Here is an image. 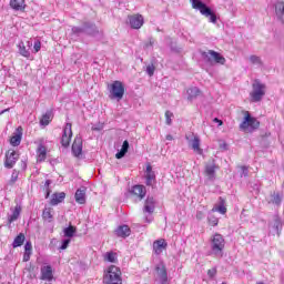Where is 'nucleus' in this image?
<instances>
[{
    "label": "nucleus",
    "instance_id": "obj_1",
    "mask_svg": "<svg viewBox=\"0 0 284 284\" xmlns=\"http://www.w3.org/2000/svg\"><path fill=\"white\" fill-rule=\"evenodd\" d=\"M267 92V85L261 80L255 79L252 82L251 101L252 103H261Z\"/></svg>",
    "mask_w": 284,
    "mask_h": 284
},
{
    "label": "nucleus",
    "instance_id": "obj_2",
    "mask_svg": "<svg viewBox=\"0 0 284 284\" xmlns=\"http://www.w3.org/2000/svg\"><path fill=\"white\" fill-rule=\"evenodd\" d=\"M225 250V239L223 235L216 233L211 239V252L217 258H223V251Z\"/></svg>",
    "mask_w": 284,
    "mask_h": 284
},
{
    "label": "nucleus",
    "instance_id": "obj_3",
    "mask_svg": "<svg viewBox=\"0 0 284 284\" xmlns=\"http://www.w3.org/2000/svg\"><path fill=\"white\" fill-rule=\"evenodd\" d=\"M192 3L193 10H199L203 17H206L210 19L211 23H216V14L212 12V9L207 7L203 1L201 0H190Z\"/></svg>",
    "mask_w": 284,
    "mask_h": 284
},
{
    "label": "nucleus",
    "instance_id": "obj_4",
    "mask_svg": "<svg viewBox=\"0 0 284 284\" xmlns=\"http://www.w3.org/2000/svg\"><path fill=\"white\" fill-rule=\"evenodd\" d=\"M105 284H123L121 280V268L111 265L108 273L104 275Z\"/></svg>",
    "mask_w": 284,
    "mask_h": 284
},
{
    "label": "nucleus",
    "instance_id": "obj_5",
    "mask_svg": "<svg viewBox=\"0 0 284 284\" xmlns=\"http://www.w3.org/2000/svg\"><path fill=\"white\" fill-rule=\"evenodd\" d=\"M201 57L206 61V63H219L220 65H225V58L214 50L201 51Z\"/></svg>",
    "mask_w": 284,
    "mask_h": 284
},
{
    "label": "nucleus",
    "instance_id": "obj_6",
    "mask_svg": "<svg viewBox=\"0 0 284 284\" xmlns=\"http://www.w3.org/2000/svg\"><path fill=\"white\" fill-rule=\"evenodd\" d=\"M111 99H118L121 101L123 99V94H125V87H123V82L114 81L110 88Z\"/></svg>",
    "mask_w": 284,
    "mask_h": 284
},
{
    "label": "nucleus",
    "instance_id": "obj_7",
    "mask_svg": "<svg viewBox=\"0 0 284 284\" xmlns=\"http://www.w3.org/2000/svg\"><path fill=\"white\" fill-rule=\"evenodd\" d=\"M17 161H19V154H17V151L9 150L6 153L4 168H7L8 170H12Z\"/></svg>",
    "mask_w": 284,
    "mask_h": 284
},
{
    "label": "nucleus",
    "instance_id": "obj_8",
    "mask_svg": "<svg viewBox=\"0 0 284 284\" xmlns=\"http://www.w3.org/2000/svg\"><path fill=\"white\" fill-rule=\"evenodd\" d=\"M70 141H72V124L67 123V125L63 129V134H62V139H61L62 148H69Z\"/></svg>",
    "mask_w": 284,
    "mask_h": 284
},
{
    "label": "nucleus",
    "instance_id": "obj_9",
    "mask_svg": "<svg viewBox=\"0 0 284 284\" xmlns=\"http://www.w3.org/2000/svg\"><path fill=\"white\" fill-rule=\"evenodd\" d=\"M71 150L72 154L77 156V159H79L80 155L83 154V138H81V135L75 136Z\"/></svg>",
    "mask_w": 284,
    "mask_h": 284
},
{
    "label": "nucleus",
    "instance_id": "obj_10",
    "mask_svg": "<svg viewBox=\"0 0 284 284\" xmlns=\"http://www.w3.org/2000/svg\"><path fill=\"white\" fill-rule=\"evenodd\" d=\"M143 23H144L143 16L141 14L129 16V24L133 30H141V28H143Z\"/></svg>",
    "mask_w": 284,
    "mask_h": 284
},
{
    "label": "nucleus",
    "instance_id": "obj_11",
    "mask_svg": "<svg viewBox=\"0 0 284 284\" xmlns=\"http://www.w3.org/2000/svg\"><path fill=\"white\" fill-rule=\"evenodd\" d=\"M168 250V242L165 239H160L153 242V252L159 256L163 254V251Z\"/></svg>",
    "mask_w": 284,
    "mask_h": 284
},
{
    "label": "nucleus",
    "instance_id": "obj_12",
    "mask_svg": "<svg viewBox=\"0 0 284 284\" xmlns=\"http://www.w3.org/2000/svg\"><path fill=\"white\" fill-rule=\"evenodd\" d=\"M204 175L206 176V181H211V182L216 181V165L206 164L204 169Z\"/></svg>",
    "mask_w": 284,
    "mask_h": 284
},
{
    "label": "nucleus",
    "instance_id": "obj_13",
    "mask_svg": "<svg viewBox=\"0 0 284 284\" xmlns=\"http://www.w3.org/2000/svg\"><path fill=\"white\" fill-rule=\"evenodd\" d=\"M22 136H23V128L18 126L16 132L13 133V136L10 139L11 145H13V148H18V145H21Z\"/></svg>",
    "mask_w": 284,
    "mask_h": 284
},
{
    "label": "nucleus",
    "instance_id": "obj_14",
    "mask_svg": "<svg viewBox=\"0 0 284 284\" xmlns=\"http://www.w3.org/2000/svg\"><path fill=\"white\" fill-rule=\"evenodd\" d=\"M84 26V34L88 37H97L99 33V28H97V24L94 22H83Z\"/></svg>",
    "mask_w": 284,
    "mask_h": 284
},
{
    "label": "nucleus",
    "instance_id": "obj_15",
    "mask_svg": "<svg viewBox=\"0 0 284 284\" xmlns=\"http://www.w3.org/2000/svg\"><path fill=\"white\" fill-rule=\"evenodd\" d=\"M41 281H52L54 275L52 274V266L47 265L41 268Z\"/></svg>",
    "mask_w": 284,
    "mask_h": 284
},
{
    "label": "nucleus",
    "instance_id": "obj_16",
    "mask_svg": "<svg viewBox=\"0 0 284 284\" xmlns=\"http://www.w3.org/2000/svg\"><path fill=\"white\" fill-rule=\"evenodd\" d=\"M9 6L12 10L26 12V0H10Z\"/></svg>",
    "mask_w": 284,
    "mask_h": 284
},
{
    "label": "nucleus",
    "instance_id": "obj_17",
    "mask_svg": "<svg viewBox=\"0 0 284 284\" xmlns=\"http://www.w3.org/2000/svg\"><path fill=\"white\" fill-rule=\"evenodd\" d=\"M37 154H38V159H37L38 163H43V161H45L48 156V149L45 148V145L39 144L37 149Z\"/></svg>",
    "mask_w": 284,
    "mask_h": 284
},
{
    "label": "nucleus",
    "instance_id": "obj_18",
    "mask_svg": "<svg viewBox=\"0 0 284 284\" xmlns=\"http://www.w3.org/2000/svg\"><path fill=\"white\" fill-rule=\"evenodd\" d=\"M131 232L132 231L130 230V226H128V225H120L115 230L116 236H120L121 239H128V236H130Z\"/></svg>",
    "mask_w": 284,
    "mask_h": 284
},
{
    "label": "nucleus",
    "instance_id": "obj_19",
    "mask_svg": "<svg viewBox=\"0 0 284 284\" xmlns=\"http://www.w3.org/2000/svg\"><path fill=\"white\" fill-rule=\"evenodd\" d=\"M275 14L278 21H281V23L284 24V2L283 1L275 3Z\"/></svg>",
    "mask_w": 284,
    "mask_h": 284
},
{
    "label": "nucleus",
    "instance_id": "obj_20",
    "mask_svg": "<svg viewBox=\"0 0 284 284\" xmlns=\"http://www.w3.org/2000/svg\"><path fill=\"white\" fill-rule=\"evenodd\" d=\"M190 146L195 154H203V149H201V139H199V136H194V139L190 142Z\"/></svg>",
    "mask_w": 284,
    "mask_h": 284
},
{
    "label": "nucleus",
    "instance_id": "obj_21",
    "mask_svg": "<svg viewBox=\"0 0 284 284\" xmlns=\"http://www.w3.org/2000/svg\"><path fill=\"white\" fill-rule=\"evenodd\" d=\"M158 276H160L161 284H168V270L164 265L156 266Z\"/></svg>",
    "mask_w": 284,
    "mask_h": 284
},
{
    "label": "nucleus",
    "instance_id": "obj_22",
    "mask_svg": "<svg viewBox=\"0 0 284 284\" xmlns=\"http://www.w3.org/2000/svg\"><path fill=\"white\" fill-rule=\"evenodd\" d=\"M131 192L132 194H134V196H139V199H145V194L148 191L143 185H134Z\"/></svg>",
    "mask_w": 284,
    "mask_h": 284
},
{
    "label": "nucleus",
    "instance_id": "obj_23",
    "mask_svg": "<svg viewBox=\"0 0 284 284\" xmlns=\"http://www.w3.org/2000/svg\"><path fill=\"white\" fill-rule=\"evenodd\" d=\"M212 212H219L220 214H226L227 207H225V200L223 197L219 199V204L212 209Z\"/></svg>",
    "mask_w": 284,
    "mask_h": 284
},
{
    "label": "nucleus",
    "instance_id": "obj_24",
    "mask_svg": "<svg viewBox=\"0 0 284 284\" xmlns=\"http://www.w3.org/2000/svg\"><path fill=\"white\" fill-rule=\"evenodd\" d=\"M270 203H273V205H276L277 207H281V203H283V193H281V192H273L271 194Z\"/></svg>",
    "mask_w": 284,
    "mask_h": 284
},
{
    "label": "nucleus",
    "instance_id": "obj_25",
    "mask_svg": "<svg viewBox=\"0 0 284 284\" xmlns=\"http://www.w3.org/2000/svg\"><path fill=\"white\" fill-rule=\"evenodd\" d=\"M65 201V193L60 192V193H54L52 195V199L50 201V205H59V203H63Z\"/></svg>",
    "mask_w": 284,
    "mask_h": 284
},
{
    "label": "nucleus",
    "instance_id": "obj_26",
    "mask_svg": "<svg viewBox=\"0 0 284 284\" xmlns=\"http://www.w3.org/2000/svg\"><path fill=\"white\" fill-rule=\"evenodd\" d=\"M75 201L80 205H84L85 203V186H82L81 189H78L75 192Z\"/></svg>",
    "mask_w": 284,
    "mask_h": 284
},
{
    "label": "nucleus",
    "instance_id": "obj_27",
    "mask_svg": "<svg viewBox=\"0 0 284 284\" xmlns=\"http://www.w3.org/2000/svg\"><path fill=\"white\" fill-rule=\"evenodd\" d=\"M154 207H155L154 197L148 196L144 203V212L152 214L154 212Z\"/></svg>",
    "mask_w": 284,
    "mask_h": 284
},
{
    "label": "nucleus",
    "instance_id": "obj_28",
    "mask_svg": "<svg viewBox=\"0 0 284 284\" xmlns=\"http://www.w3.org/2000/svg\"><path fill=\"white\" fill-rule=\"evenodd\" d=\"M187 93V101H194L199 94H201V90L196 87L189 88L186 90Z\"/></svg>",
    "mask_w": 284,
    "mask_h": 284
},
{
    "label": "nucleus",
    "instance_id": "obj_29",
    "mask_svg": "<svg viewBox=\"0 0 284 284\" xmlns=\"http://www.w3.org/2000/svg\"><path fill=\"white\" fill-rule=\"evenodd\" d=\"M128 150H130V142L125 140L122 144L121 150L115 154V159H123V156L128 154Z\"/></svg>",
    "mask_w": 284,
    "mask_h": 284
},
{
    "label": "nucleus",
    "instance_id": "obj_30",
    "mask_svg": "<svg viewBox=\"0 0 284 284\" xmlns=\"http://www.w3.org/2000/svg\"><path fill=\"white\" fill-rule=\"evenodd\" d=\"M23 243H26V234L20 233L12 243V247L17 248V247H21V245H23Z\"/></svg>",
    "mask_w": 284,
    "mask_h": 284
},
{
    "label": "nucleus",
    "instance_id": "obj_31",
    "mask_svg": "<svg viewBox=\"0 0 284 284\" xmlns=\"http://www.w3.org/2000/svg\"><path fill=\"white\" fill-rule=\"evenodd\" d=\"M42 219L43 221H48V223H52V220L54 219V216L52 215V207H45L42 211Z\"/></svg>",
    "mask_w": 284,
    "mask_h": 284
},
{
    "label": "nucleus",
    "instance_id": "obj_32",
    "mask_svg": "<svg viewBox=\"0 0 284 284\" xmlns=\"http://www.w3.org/2000/svg\"><path fill=\"white\" fill-rule=\"evenodd\" d=\"M250 63L253 68H263V60L258 55H251Z\"/></svg>",
    "mask_w": 284,
    "mask_h": 284
},
{
    "label": "nucleus",
    "instance_id": "obj_33",
    "mask_svg": "<svg viewBox=\"0 0 284 284\" xmlns=\"http://www.w3.org/2000/svg\"><path fill=\"white\" fill-rule=\"evenodd\" d=\"M50 121H52V111H47L40 120V125H50Z\"/></svg>",
    "mask_w": 284,
    "mask_h": 284
},
{
    "label": "nucleus",
    "instance_id": "obj_34",
    "mask_svg": "<svg viewBox=\"0 0 284 284\" xmlns=\"http://www.w3.org/2000/svg\"><path fill=\"white\" fill-rule=\"evenodd\" d=\"M250 128V111H245L244 121L240 124V130L245 132Z\"/></svg>",
    "mask_w": 284,
    "mask_h": 284
},
{
    "label": "nucleus",
    "instance_id": "obj_35",
    "mask_svg": "<svg viewBox=\"0 0 284 284\" xmlns=\"http://www.w3.org/2000/svg\"><path fill=\"white\" fill-rule=\"evenodd\" d=\"M19 48V53L21 54V57H24L26 59H30V51L28 49H26V44L23 42H20L18 44Z\"/></svg>",
    "mask_w": 284,
    "mask_h": 284
},
{
    "label": "nucleus",
    "instance_id": "obj_36",
    "mask_svg": "<svg viewBox=\"0 0 284 284\" xmlns=\"http://www.w3.org/2000/svg\"><path fill=\"white\" fill-rule=\"evenodd\" d=\"M63 232H64V236H67L68 239H72V236L77 234V227L70 225L69 227H65Z\"/></svg>",
    "mask_w": 284,
    "mask_h": 284
},
{
    "label": "nucleus",
    "instance_id": "obj_37",
    "mask_svg": "<svg viewBox=\"0 0 284 284\" xmlns=\"http://www.w3.org/2000/svg\"><path fill=\"white\" fill-rule=\"evenodd\" d=\"M19 214H21V206H16L13 213L9 217V223H14V221L19 219Z\"/></svg>",
    "mask_w": 284,
    "mask_h": 284
},
{
    "label": "nucleus",
    "instance_id": "obj_38",
    "mask_svg": "<svg viewBox=\"0 0 284 284\" xmlns=\"http://www.w3.org/2000/svg\"><path fill=\"white\" fill-rule=\"evenodd\" d=\"M261 128V122L256 118L250 116V130H258Z\"/></svg>",
    "mask_w": 284,
    "mask_h": 284
},
{
    "label": "nucleus",
    "instance_id": "obj_39",
    "mask_svg": "<svg viewBox=\"0 0 284 284\" xmlns=\"http://www.w3.org/2000/svg\"><path fill=\"white\" fill-rule=\"evenodd\" d=\"M71 32H72V34H75V37H81V34H85L84 26L72 27Z\"/></svg>",
    "mask_w": 284,
    "mask_h": 284
},
{
    "label": "nucleus",
    "instance_id": "obj_40",
    "mask_svg": "<svg viewBox=\"0 0 284 284\" xmlns=\"http://www.w3.org/2000/svg\"><path fill=\"white\" fill-rule=\"evenodd\" d=\"M104 261H108L109 263H116V253L106 252L104 255Z\"/></svg>",
    "mask_w": 284,
    "mask_h": 284
},
{
    "label": "nucleus",
    "instance_id": "obj_41",
    "mask_svg": "<svg viewBox=\"0 0 284 284\" xmlns=\"http://www.w3.org/2000/svg\"><path fill=\"white\" fill-rule=\"evenodd\" d=\"M146 185L152 186V181H155L156 174H154V171L151 173H146Z\"/></svg>",
    "mask_w": 284,
    "mask_h": 284
},
{
    "label": "nucleus",
    "instance_id": "obj_42",
    "mask_svg": "<svg viewBox=\"0 0 284 284\" xmlns=\"http://www.w3.org/2000/svg\"><path fill=\"white\" fill-rule=\"evenodd\" d=\"M172 116H174V113L171 111L165 112V123L166 125H172Z\"/></svg>",
    "mask_w": 284,
    "mask_h": 284
},
{
    "label": "nucleus",
    "instance_id": "obj_43",
    "mask_svg": "<svg viewBox=\"0 0 284 284\" xmlns=\"http://www.w3.org/2000/svg\"><path fill=\"white\" fill-rule=\"evenodd\" d=\"M50 185H52V181L51 180H47L44 182V190L47 192L45 199H48V196H50Z\"/></svg>",
    "mask_w": 284,
    "mask_h": 284
},
{
    "label": "nucleus",
    "instance_id": "obj_44",
    "mask_svg": "<svg viewBox=\"0 0 284 284\" xmlns=\"http://www.w3.org/2000/svg\"><path fill=\"white\" fill-rule=\"evenodd\" d=\"M155 70H156V67H154V64H149L146 67V73L149 74V77H154Z\"/></svg>",
    "mask_w": 284,
    "mask_h": 284
},
{
    "label": "nucleus",
    "instance_id": "obj_45",
    "mask_svg": "<svg viewBox=\"0 0 284 284\" xmlns=\"http://www.w3.org/2000/svg\"><path fill=\"white\" fill-rule=\"evenodd\" d=\"M209 223L213 227H216V225H219V219H216V217H209Z\"/></svg>",
    "mask_w": 284,
    "mask_h": 284
},
{
    "label": "nucleus",
    "instance_id": "obj_46",
    "mask_svg": "<svg viewBox=\"0 0 284 284\" xmlns=\"http://www.w3.org/2000/svg\"><path fill=\"white\" fill-rule=\"evenodd\" d=\"M68 245H70V239L63 240L60 250H68Z\"/></svg>",
    "mask_w": 284,
    "mask_h": 284
},
{
    "label": "nucleus",
    "instance_id": "obj_47",
    "mask_svg": "<svg viewBox=\"0 0 284 284\" xmlns=\"http://www.w3.org/2000/svg\"><path fill=\"white\" fill-rule=\"evenodd\" d=\"M24 252L32 254V243L27 242L24 245Z\"/></svg>",
    "mask_w": 284,
    "mask_h": 284
},
{
    "label": "nucleus",
    "instance_id": "obj_48",
    "mask_svg": "<svg viewBox=\"0 0 284 284\" xmlns=\"http://www.w3.org/2000/svg\"><path fill=\"white\" fill-rule=\"evenodd\" d=\"M195 216L197 221H203V219H205V213H203L202 211H197Z\"/></svg>",
    "mask_w": 284,
    "mask_h": 284
},
{
    "label": "nucleus",
    "instance_id": "obj_49",
    "mask_svg": "<svg viewBox=\"0 0 284 284\" xmlns=\"http://www.w3.org/2000/svg\"><path fill=\"white\" fill-rule=\"evenodd\" d=\"M273 227L278 231V227H281V220L278 217H275Z\"/></svg>",
    "mask_w": 284,
    "mask_h": 284
},
{
    "label": "nucleus",
    "instance_id": "obj_50",
    "mask_svg": "<svg viewBox=\"0 0 284 284\" xmlns=\"http://www.w3.org/2000/svg\"><path fill=\"white\" fill-rule=\"evenodd\" d=\"M207 276H210V278H214V276H216V268L209 270Z\"/></svg>",
    "mask_w": 284,
    "mask_h": 284
},
{
    "label": "nucleus",
    "instance_id": "obj_51",
    "mask_svg": "<svg viewBox=\"0 0 284 284\" xmlns=\"http://www.w3.org/2000/svg\"><path fill=\"white\" fill-rule=\"evenodd\" d=\"M30 256H32V253L24 252V254H23V262L28 263V261H30Z\"/></svg>",
    "mask_w": 284,
    "mask_h": 284
},
{
    "label": "nucleus",
    "instance_id": "obj_52",
    "mask_svg": "<svg viewBox=\"0 0 284 284\" xmlns=\"http://www.w3.org/2000/svg\"><path fill=\"white\" fill-rule=\"evenodd\" d=\"M33 49L36 50V52H39V50H41V41H36Z\"/></svg>",
    "mask_w": 284,
    "mask_h": 284
},
{
    "label": "nucleus",
    "instance_id": "obj_53",
    "mask_svg": "<svg viewBox=\"0 0 284 284\" xmlns=\"http://www.w3.org/2000/svg\"><path fill=\"white\" fill-rule=\"evenodd\" d=\"M91 130H92L93 132H101V130H103V124H100V125H98V126H92Z\"/></svg>",
    "mask_w": 284,
    "mask_h": 284
},
{
    "label": "nucleus",
    "instance_id": "obj_54",
    "mask_svg": "<svg viewBox=\"0 0 284 284\" xmlns=\"http://www.w3.org/2000/svg\"><path fill=\"white\" fill-rule=\"evenodd\" d=\"M152 45H154V39L150 38L149 42L145 44V48H152Z\"/></svg>",
    "mask_w": 284,
    "mask_h": 284
},
{
    "label": "nucleus",
    "instance_id": "obj_55",
    "mask_svg": "<svg viewBox=\"0 0 284 284\" xmlns=\"http://www.w3.org/2000/svg\"><path fill=\"white\" fill-rule=\"evenodd\" d=\"M242 174H243L244 176H247L248 170H247L246 166H242Z\"/></svg>",
    "mask_w": 284,
    "mask_h": 284
},
{
    "label": "nucleus",
    "instance_id": "obj_56",
    "mask_svg": "<svg viewBox=\"0 0 284 284\" xmlns=\"http://www.w3.org/2000/svg\"><path fill=\"white\" fill-rule=\"evenodd\" d=\"M214 123H219V125H223V120H220L219 118H214Z\"/></svg>",
    "mask_w": 284,
    "mask_h": 284
},
{
    "label": "nucleus",
    "instance_id": "obj_57",
    "mask_svg": "<svg viewBox=\"0 0 284 284\" xmlns=\"http://www.w3.org/2000/svg\"><path fill=\"white\" fill-rule=\"evenodd\" d=\"M152 172H154V171H152V165L148 164L146 165V174L152 173Z\"/></svg>",
    "mask_w": 284,
    "mask_h": 284
},
{
    "label": "nucleus",
    "instance_id": "obj_58",
    "mask_svg": "<svg viewBox=\"0 0 284 284\" xmlns=\"http://www.w3.org/2000/svg\"><path fill=\"white\" fill-rule=\"evenodd\" d=\"M220 148H221L222 150H227V143H225V142L221 143V144H220Z\"/></svg>",
    "mask_w": 284,
    "mask_h": 284
},
{
    "label": "nucleus",
    "instance_id": "obj_59",
    "mask_svg": "<svg viewBox=\"0 0 284 284\" xmlns=\"http://www.w3.org/2000/svg\"><path fill=\"white\" fill-rule=\"evenodd\" d=\"M173 139H174V138H173L171 134H168V135H166V141H173Z\"/></svg>",
    "mask_w": 284,
    "mask_h": 284
},
{
    "label": "nucleus",
    "instance_id": "obj_60",
    "mask_svg": "<svg viewBox=\"0 0 284 284\" xmlns=\"http://www.w3.org/2000/svg\"><path fill=\"white\" fill-rule=\"evenodd\" d=\"M32 270H34V267L32 265H30V267L27 268L28 272H32Z\"/></svg>",
    "mask_w": 284,
    "mask_h": 284
},
{
    "label": "nucleus",
    "instance_id": "obj_61",
    "mask_svg": "<svg viewBox=\"0 0 284 284\" xmlns=\"http://www.w3.org/2000/svg\"><path fill=\"white\" fill-rule=\"evenodd\" d=\"M8 110H10V109L2 110V111L0 112V114H4V112H8Z\"/></svg>",
    "mask_w": 284,
    "mask_h": 284
},
{
    "label": "nucleus",
    "instance_id": "obj_62",
    "mask_svg": "<svg viewBox=\"0 0 284 284\" xmlns=\"http://www.w3.org/2000/svg\"><path fill=\"white\" fill-rule=\"evenodd\" d=\"M28 44H29V48H30V45H32V43H30V42H28Z\"/></svg>",
    "mask_w": 284,
    "mask_h": 284
},
{
    "label": "nucleus",
    "instance_id": "obj_63",
    "mask_svg": "<svg viewBox=\"0 0 284 284\" xmlns=\"http://www.w3.org/2000/svg\"><path fill=\"white\" fill-rule=\"evenodd\" d=\"M257 284H263V282H258Z\"/></svg>",
    "mask_w": 284,
    "mask_h": 284
}]
</instances>
